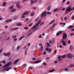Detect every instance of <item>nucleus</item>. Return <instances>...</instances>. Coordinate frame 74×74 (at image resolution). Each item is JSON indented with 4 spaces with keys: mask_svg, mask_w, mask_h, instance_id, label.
<instances>
[{
    "mask_svg": "<svg viewBox=\"0 0 74 74\" xmlns=\"http://www.w3.org/2000/svg\"><path fill=\"white\" fill-rule=\"evenodd\" d=\"M51 7L50 5L47 7V9L48 11H49V10H50V9H51Z\"/></svg>",
    "mask_w": 74,
    "mask_h": 74,
    "instance_id": "obj_21",
    "label": "nucleus"
},
{
    "mask_svg": "<svg viewBox=\"0 0 74 74\" xmlns=\"http://www.w3.org/2000/svg\"><path fill=\"white\" fill-rule=\"evenodd\" d=\"M26 66H27V65L26 64H24L22 66L23 67V68H25V67Z\"/></svg>",
    "mask_w": 74,
    "mask_h": 74,
    "instance_id": "obj_29",
    "label": "nucleus"
},
{
    "mask_svg": "<svg viewBox=\"0 0 74 74\" xmlns=\"http://www.w3.org/2000/svg\"><path fill=\"white\" fill-rule=\"evenodd\" d=\"M73 26L70 25V26H68V28L69 29H70V28H73Z\"/></svg>",
    "mask_w": 74,
    "mask_h": 74,
    "instance_id": "obj_28",
    "label": "nucleus"
},
{
    "mask_svg": "<svg viewBox=\"0 0 74 74\" xmlns=\"http://www.w3.org/2000/svg\"><path fill=\"white\" fill-rule=\"evenodd\" d=\"M47 47H50L51 46V45H50V44H49V43H48V42H47Z\"/></svg>",
    "mask_w": 74,
    "mask_h": 74,
    "instance_id": "obj_24",
    "label": "nucleus"
},
{
    "mask_svg": "<svg viewBox=\"0 0 74 74\" xmlns=\"http://www.w3.org/2000/svg\"><path fill=\"white\" fill-rule=\"evenodd\" d=\"M62 10L63 11H65V8H62Z\"/></svg>",
    "mask_w": 74,
    "mask_h": 74,
    "instance_id": "obj_60",
    "label": "nucleus"
},
{
    "mask_svg": "<svg viewBox=\"0 0 74 74\" xmlns=\"http://www.w3.org/2000/svg\"><path fill=\"white\" fill-rule=\"evenodd\" d=\"M57 11H58V8H56L55 9H54V10H53V11L54 12H56Z\"/></svg>",
    "mask_w": 74,
    "mask_h": 74,
    "instance_id": "obj_31",
    "label": "nucleus"
},
{
    "mask_svg": "<svg viewBox=\"0 0 74 74\" xmlns=\"http://www.w3.org/2000/svg\"><path fill=\"white\" fill-rule=\"evenodd\" d=\"M12 63L11 62H8V63L6 64L4 66V68H6V67H8V66H10L11 64Z\"/></svg>",
    "mask_w": 74,
    "mask_h": 74,
    "instance_id": "obj_3",
    "label": "nucleus"
},
{
    "mask_svg": "<svg viewBox=\"0 0 74 74\" xmlns=\"http://www.w3.org/2000/svg\"><path fill=\"white\" fill-rule=\"evenodd\" d=\"M30 45V43H29L28 44V47H29Z\"/></svg>",
    "mask_w": 74,
    "mask_h": 74,
    "instance_id": "obj_63",
    "label": "nucleus"
},
{
    "mask_svg": "<svg viewBox=\"0 0 74 74\" xmlns=\"http://www.w3.org/2000/svg\"><path fill=\"white\" fill-rule=\"evenodd\" d=\"M58 60L59 61H60V60H62V58H58Z\"/></svg>",
    "mask_w": 74,
    "mask_h": 74,
    "instance_id": "obj_62",
    "label": "nucleus"
},
{
    "mask_svg": "<svg viewBox=\"0 0 74 74\" xmlns=\"http://www.w3.org/2000/svg\"><path fill=\"white\" fill-rule=\"evenodd\" d=\"M3 6V7H5V5H6V2H5L3 3L2 4Z\"/></svg>",
    "mask_w": 74,
    "mask_h": 74,
    "instance_id": "obj_22",
    "label": "nucleus"
},
{
    "mask_svg": "<svg viewBox=\"0 0 74 74\" xmlns=\"http://www.w3.org/2000/svg\"><path fill=\"white\" fill-rule=\"evenodd\" d=\"M48 50H49V48H47L46 49V50L47 51H48Z\"/></svg>",
    "mask_w": 74,
    "mask_h": 74,
    "instance_id": "obj_53",
    "label": "nucleus"
},
{
    "mask_svg": "<svg viewBox=\"0 0 74 74\" xmlns=\"http://www.w3.org/2000/svg\"><path fill=\"white\" fill-rule=\"evenodd\" d=\"M43 55H46V51H44L43 53Z\"/></svg>",
    "mask_w": 74,
    "mask_h": 74,
    "instance_id": "obj_57",
    "label": "nucleus"
},
{
    "mask_svg": "<svg viewBox=\"0 0 74 74\" xmlns=\"http://www.w3.org/2000/svg\"><path fill=\"white\" fill-rule=\"evenodd\" d=\"M44 23V22H42L40 23V25H43Z\"/></svg>",
    "mask_w": 74,
    "mask_h": 74,
    "instance_id": "obj_55",
    "label": "nucleus"
},
{
    "mask_svg": "<svg viewBox=\"0 0 74 74\" xmlns=\"http://www.w3.org/2000/svg\"><path fill=\"white\" fill-rule=\"evenodd\" d=\"M58 59L59 58H61V56H60V55H59L58 57Z\"/></svg>",
    "mask_w": 74,
    "mask_h": 74,
    "instance_id": "obj_52",
    "label": "nucleus"
},
{
    "mask_svg": "<svg viewBox=\"0 0 74 74\" xmlns=\"http://www.w3.org/2000/svg\"><path fill=\"white\" fill-rule=\"evenodd\" d=\"M12 21V19H7L6 21V22H11Z\"/></svg>",
    "mask_w": 74,
    "mask_h": 74,
    "instance_id": "obj_10",
    "label": "nucleus"
},
{
    "mask_svg": "<svg viewBox=\"0 0 74 74\" xmlns=\"http://www.w3.org/2000/svg\"><path fill=\"white\" fill-rule=\"evenodd\" d=\"M15 11H16V9H15V8H14L13 10H11V12H15Z\"/></svg>",
    "mask_w": 74,
    "mask_h": 74,
    "instance_id": "obj_23",
    "label": "nucleus"
},
{
    "mask_svg": "<svg viewBox=\"0 0 74 74\" xmlns=\"http://www.w3.org/2000/svg\"><path fill=\"white\" fill-rule=\"evenodd\" d=\"M47 15V12H43L41 14L40 16L41 17H44Z\"/></svg>",
    "mask_w": 74,
    "mask_h": 74,
    "instance_id": "obj_2",
    "label": "nucleus"
},
{
    "mask_svg": "<svg viewBox=\"0 0 74 74\" xmlns=\"http://www.w3.org/2000/svg\"><path fill=\"white\" fill-rule=\"evenodd\" d=\"M69 49L71 51H73V46L72 45H71L70 46Z\"/></svg>",
    "mask_w": 74,
    "mask_h": 74,
    "instance_id": "obj_12",
    "label": "nucleus"
},
{
    "mask_svg": "<svg viewBox=\"0 0 74 74\" xmlns=\"http://www.w3.org/2000/svg\"><path fill=\"white\" fill-rule=\"evenodd\" d=\"M74 56L73 55L71 54H69L67 55V58H73Z\"/></svg>",
    "mask_w": 74,
    "mask_h": 74,
    "instance_id": "obj_4",
    "label": "nucleus"
},
{
    "mask_svg": "<svg viewBox=\"0 0 74 74\" xmlns=\"http://www.w3.org/2000/svg\"><path fill=\"white\" fill-rule=\"evenodd\" d=\"M10 37L9 36H8L7 38V40H8L10 39Z\"/></svg>",
    "mask_w": 74,
    "mask_h": 74,
    "instance_id": "obj_35",
    "label": "nucleus"
},
{
    "mask_svg": "<svg viewBox=\"0 0 74 74\" xmlns=\"http://www.w3.org/2000/svg\"><path fill=\"white\" fill-rule=\"evenodd\" d=\"M38 25H37L36 24L35 25L34 27H33L32 28V30H34V29H36V28H37V26H38Z\"/></svg>",
    "mask_w": 74,
    "mask_h": 74,
    "instance_id": "obj_11",
    "label": "nucleus"
},
{
    "mask_svg": "<svg viewBox=\"0 0 74 74\" xmlns=\"http://www.w3.org/2000/svg\"><path fill=\"white\" fill-rule=\"evenodd\" d=\"M17 38H14V41H16V40H17Z\"/></svg>",
    "mask_w": 74,
    "mask_h": 74,
    "instance_id": "obj_45",
    "label": "nucleus"
},
{
    "mask_svg": "<svg viewBox=\"0 0 74 74\" xmlns=\"http://www.w3.org/2000/svg\"><path fill=\"white\" fill-rule=\"evenodd\" d=\"M71 11H72V8L71 7H69L66 10L65 13V14H68L69 12H70Z\"/></svg>",
    "mask_w": 74,
    "mask_h": 74,
    "instance_id": "obj_1",
    "label": "nucleus"
},
{
    "mask_svg": "<svg viewBox=\"0 0 74 74\" xmlns=\"http://www.w3.org/2000/svg\"><path fill=\"white\" fill-rule=\"evenodd\" d=\"M22 25V24L21 23H17L16 24V26H21Z\"/></svg>",
    "mask_w": 74,
    "mask_h": 74,
    "instance_id": "obj_18",
    "label": "nucleus"
},
{
    "mask_svg": "<svg viewBox=\"0 0 74 74\" xmlns=\"http://www.w3.org/2000/svg\"><path fill=\"white\" fill-rule=\"evenodd\" d=\"M71 18L72 20H74V15H73L71 17Z\"/></svg>",
    "mask_w": 74,
    "mask_h": 74,
    "instance_id": "obj_32",
    "label": "nucleus"
},
{
    "mask_svg": "<svg viewBox=\"0 0 74 74\" xmlns=\"http://www.w3.org/2000/svg\"><path fill=\"white\" fill-rule=\"evenodd\" d=\"M49 57H47L45 59V60H49Z\"/></svg>",
    "mask_w": 74,
    "mask_h": 74,
    "instance_id": "obj_43",
    "label": "nucleus"
},
{
    "mask_svg": "<svg viewBox=\"0 0 74 74\" xmlns=\"http://www.w3.org/2000/svg\"><path fill=\"white\" fill-rule=\"evenodd\" d=\"M9 55H10V53L8 52L7 53V56H9Z\"/></svg>",
    "mask_w": 74,
    "mask_h": 74,
    "instance_id": "obj_40",
    "label": "nucleus"
},
{
    "mask_svg": "<svg viewBox=\"0 0 74 74\" xmlns=\"http://www.w3.org/2000/svg\"><path fill=\"white\" fill-rule=\"evenodd\" d=\"M13 19L14 20L16 19H17V17H16V16L14 17Z\"/></svg>",
    "mask_w": 74,
    "mask_h": 74,
    "instance_id": "obj_47",
    "label": "nucleus"
},
{
    "mask_svg": "<svg viewBox=\"0 0 74 74\" xmlns=\"http://www.w3.org/2000/svg\"><path fill=\"white\" fill-rule=\"evenodd\" d=\"M70 36H74V34L73 33H71L70 34Z\"/></svg>",
    "mask_w": 74,
    "mask_h": 74,
    "instance_id": "obj_59",
    "label": "nucleus"
},
{
    "mask_svg": "<svg viewBox=\"0 0 74 74\" xmlns=\"http://www.w3.org/2000/svg\"><path fill=\"white\" fill-rule=\"evenodd\" d=\"M34 15V14L33 13H32L31 14V16H33Z\"/></svg>",
    "mask_w": 74,
    "mask_h": 74,
    "instance_id": "obj_54",
    "label": "nucleus"
},
{
    "mask_svg": "<svg viewBox=\"0 0 74 74\" xmlns=\"http://www.w3.org/2000/svg\"><path fill=\"white\" fill-rule=\"evenodd\" d=\"M33 23H31V24H29V26H32V25H33Z\"/></svg>",
    "mask_w": 74,
    "mask_h": 74,
    "instance_id": "obj_48",
    "label": "nucleus"
},
{
    "mask_svg": "<svg viewBox=\"0 0 74 74\" xmlns=\"http://www.w3.org/2000/svg\"><path fill=\"white\" fill-rule=\"evenodd\" d=\"M73 66H74V65H73V64L71 65L70 66V67H73Z\"/></svg>",
    "mask_w": 74,
    "mask_h": 74,
    "instance_id": "obj_44",
    "label": "nucleus"
},
{
    "mask_svg": "<svg viewBox=\"0 0 74 74\" xmlns=\"http://www.w3.org/2000/svg\"><path fill=\"white\" fill-rule=\"evenodd\" d=\"M19 29L18 27H16V28H13L12 29V30H17V29Z\"/></svg>",
    "mask_w": 74,
    "mask_h": 74,
    "instance_id": "obj_26",
    "label": "nucleus"
},
{
    "mask_svg": "<svg viewBox=\"0 0 74 74\" xmlns=\"http://www.w3.org/2000/svg\"><path fill=\"white\" fill-rule=\"evenodd\" d=\"M29 13V11H27L26 12H24L23 13V15H27V14H28Z\"/></svg>",
    "mask_w": 74,
    "mask_h": 74,
    "instance_id": "obj_14",
    "label": "nucleus"
},
{
    "mask_svg": "<svg viewBox=\"0 0 74 74\" xmlns=\"http://www.w3.org/2000/svg\"><path fill=\"white\" fill-rule=\"evenodd\" d=\"M14 6L12 5L10 7V10H12V9L13 8H14Z\"/></svg>",
    "mask_w": 74,
    "mask_h": 74,
    "instance_id": "obj_30",
    "label": "nucleus"
},
{
    "mask_svg": "<svg viewBox=\"0 0 74 74\" xmlns=\"http://www.w3.org/2000/svg\"><path fill=\"white\" fill-rule=\"evenodd\" d=\"M7 27H8V26H7V25H6V26L5 27V29H7Z\"/></svg>",
    "mask_w": 74,
    "mask_h": 74,
    "instance_id": "obj_64",
    "label": "nucleus"
},
{
    "mask_svg": "<svg viewBox=\"0 0 74 74\" xmlns=\"http://www.w3.org/2000/svg\"><path fill=\"white\" fill-rule=\"evenodd\" d=\"M40 49H40L41 51H42V49H43V47H42V46H41Z\"/></svg>",
    "mask_w": 74,
    "mask_h": 74,
    "instance_id": "obj_41",
    "label": "nucleus"
},
{
    "mask_svg": "<svg viewBox=\"0 0 74 74\" xmlns=\"http://www.w3.org/2000/svg\"><path fill=\"white\" fill-rule=\"evenodd\" d=\"M11 69V67H10V68H8L7 69L6 68V69H3L1 70V71L5 70H6V71H8V70H10V69Z\"/></svg>",
    "mask_w": 74,
    "mask_h": 74,
    "instance_id": "obj_7",
    "label": "nucleus"
},
{
    "mask_svg": "<svg viewBox=\"0 0 74 74\" xmlns=\"http://www.w3.org/2000/svg\"><path fill=\"white\" fill-rule=\"evenodd\" d=\"M16 37H17L16 35V36H13L12 38H16Z\"/></svg>",
    "mask_w": 74,
    "mask_h": 74,
    "instance_id": "obj_50",
    "label": "nucleus"
},
{
    "mask_svg": "<svg viewBox=\"0 0 74 74\" xmlns=\"http://www.w3.org/2000/svg\"><path fill=\"white\" fill-rule=\"evenodd\" d=\"M2 62L3 64H5V63H6V62H5V61L4 60H3Z\"/></svg>",
    "mask_w": 74,
    "mask_h": 74,
    "instance_id": "obj_36",
    "label": "nucleus"
},
{
    "mask_svg": "<svg viewBox=\"0 0 74 74\" xmlns=\"http://www.w3.org/2000/svg\"><path fill=\"white\" fill-rule=\"evenodd\" d=\"M40 0H36L34 1H33V0H31V3H36L37 2V1H38Z\"/></svg>",
    "mask_w": 74,
    "mask_h": 74,
    "instance_id": "obj_9",
    "label": "nucleus"
},
{
    "mask_svg": "<svg viewBox=\"0 0 74 74\" xmlns=\"http://www.w3.org/2000/svg\"><path fill=\"white\" fill-rule=\"evenodd\" d=\"M62 32V31H60L58 32L56 34V36H59L61 33Z\"/></svg>",
    "mask_w": 74,
    "mask_h": 74,
    "instance_id": "obj_15",
    "label": "nucleus"
},
{
    "mask_svg": "<svg viewBox=\"0 0 74 74\" xmlns=\"http://www.w3.org/2000/svg\"><path fill=\"white\" fill-rule=\"evenodd\" d=\"M4 55L5 56H6L7 55V53H4Z\"/></svg>",
    "mask_w": 74,
    "mask_h": 74,
    "instance_id": "obj_56",
    "label": "nucleus"
},
{
    "mask_svg": "<svg viewBox=\"0 0 74 74\" xmlns=\"http://www.w3.org/2000/svg\"><path fill=\"white\" fill-rule=\"evenodd\" d=\"M51 14V12H48L47 13V15H49V14Z\"/></svg>",
    "mask_w": 74,
    "mask_h": 74,
    "instance_id": "obj_37",
    "label": "nucleus"
},
{
    "mask_svg": "<svg viewBox=\"0 0 74 74\" xmlns=\"http://www.w3.org/2000/svg\"><path fill=\"white\" fill-rule=\"evenodd\" d=\"M3 49H1L0 50V53H1V52H2V51H3Z\"/></svg>",
    "mask_w": 74,
    "mask_h": 74,
    "instance_id": "obj_61",
    "label": "nucleus"
},
{
    "mask_svg": "<svg viewBox=\"0 0 74 74\" xmlns=\"http://www.w3.org/2000/svg\"><path fill=\"white\" fill-rule=\"evenodd\" d=\"M61 42H62V45H64V47L66 46V43L64 41V40H63V39H62L61 40Z\"/></svg>",
    "mask_w": 74,
    "mask_h": 74,
    "instance_id": "obj_6",
    "label": "nucleus"
},
{
    "mask_svg": "<svg viewBox=\"0 0 74 74\" xmlns=\"http://www.w3.org/2000/svg\"><path fill=\"white\" fill-rule=\"evenodd\" d=\"M67 35L66 33H64L63 34L62 40H64L65 38H66Z\"/></svg>",
    "mask_w": 74,
    "mask_h": 74,
    "instance_id": "obj_5",
    "label": "nucleus"
},
{
    "mask_svg": "<svg viewBox=\"0 0 74 74\" xmlns=\"http://www.w3.org/2000/svg\"><path fill=\"white\" fill-rule=\"evenodd\" d=\"M70 3L69 1L67 2L66 3V4H67V5H69L70 4Z\"/></svg>",
    "mask_w": 74,
    "mask_h": 74,
    "instance_id": "obj_38",
    "label": "nucleus"
},
{
    "mask_svg": "<svg viewBox=\"0 0 74 74\" xmlns=\"http://www.w3.org/2000/svg\"><path fill=\"white\" fill-rule=\"evenodd\" d=\"M41 37H42V35H41V34H40L38 36V38H41Z\"/></svg>",
    "mask_w": 74,
    "mask_h": 74,
    "instance_id": "obj_39",
    "label": "nucleus"
},
{
    "mask_svg": "<svg viewBox=\"0 0 74 74\" xmlns=\"http://www.w3.org/2000/svg\"><path fill=\"white\" fill-rule=\"evenodd\" d=\"M55 71V69H53L49 71V73H52V72H53V71Z\"/></svg>",
    "mask_w": 74,
    "mask_h": 74,
    "instance_id": "obj_25",
    "label": "nucleus"
},
{
    "mask_svg": "<svg viewBox=\"0 0 74 74\" xmlns=\"http://www.w3.org/2000/svg\"><path fill=\"white\" fill-rule=\"evenodd\" d=\"M21 47L20 46H17V49H16L17 51H18L21 48Z\"/></svg>",
    "mask_w": 74,
    "mask_h": 74,
    "instance_id": "obj_20",
    "label": "nucleus"
},
{
    "mask_svg": "<svg viewBox=\"0 0 74 74\" xmlns=\"http://www.w3.org/2000/svg\"><path fill=\"white\" fill-rule=\"evenodd\" d=\"M55 22V20L53 19L52 21H51L50 23H49V25L51 24H52V23H54Z\"/></svg>",
    "mask_w": 74,
    "mask_h": 74,
    "instance_id": "obj_17",
    "label": "nucleus"
},
{
    "mask_svg": "<svg viewBox=\"0 0 74 74\" xmlns=\"http://www.w3.org/2000/svg\"><path fill=\"white\" fill-rule=\"evenodd\" d=\"M42 61V60H39L38 61H35L34 63H35V64H36V63H40V62H41Z\"/></svg>",
    "mask_w": 74,
    "mask_h": 74,
    "instance_id": "obj_13",
    "label": "nucleus"
},
{
    "mask_svg": "<svg viewBox=\"0 0 74 74\" xmlns=\"http://www.w3.org/2000/svg\"><path fill=\"white\" fill-rule=\"evenodd\" d=\"M24 29L25 30H27V29H29V28L28 27H24Z\"/></svg>",
    "mask_w": 74,
    "mask_h": 74,
    "instance_id": "obj_49",
    "label": "nucleus"
},
{
    "mask_svg": "<svg viewBox=\"0 0 74 74\" xmlns=\"http://www.w3.org/2000/svg\"><path fill=\"white\" fill-rule=\"evenodd\" d=\"M41 20H40L38 21V23L36 24L38 26V25H40V23H41Z\"/></svg>",
    "mask_w": 74,
    "mask_h": 74,
    "instance_id": "obj_16",
    "label": "nucleus"
},
{
    "mask_svg": "<svg viewBox=\"0 0 74 74\" xmlns=\"http://www.w3.org/2000/svg\"><path fill=\"white\" fill-rule=\"evenodd\" d=\"M18 61H19V59H18L16 60L14 63V64L15 65V64H17V63L18 62Z\"/></svg>",
    "mask_w": 74,
    "mask_h": 74,
    "instance_id": "obj_8",
    "label": "nucleus"
},
{
    "mask_svg": "<svg viewBox=\"0 0 74 74\" xmlns=\"http://www.w3.org/2000/svg\"><path fill=\"white\" fill-rule=\"evenodd\" d=\"M24 14L23 15V14H22V15H21V18H25V16H24Z\"/></svg>",
    "mask_w": 74,
    "mask_h": 74,
    "instance_id": "obj_34",
    "label": "nucleus"
},
{
    "mask_svg": "<svg viewBox=\"0 0 74 74\" xmlns=\"http://www.w3.org/2000/svg\"><path fill=\"white\" fill-rule=\"evenodd\" d=\"M33 33L32 32H31L28 35V36H30L31 34H32Z\"/></svg>",
    "mask_w": 74,
    "mask_h": 74,
    "instance_id": "obj_42",
    "label": "nucleus"
},
{
    "mask_svg": "<svg viewBox=\"0 0 74 74\" xmlns=\"http://www.w3.org/2000/svg\"><path fill=\"white\" fill-rule=\"evenodd\" d=\"M68 43L69 44H70V40H69L68 41Z\"/></svg>",
    "mask_w": 74,
    "mask_h": 74,
    "instance_id": "obj_58",
    "label": "nucleus"
},
{
    "mask_svg": "<svg viewBox=\"0 0 74 74\" xmlns=\"http://www.w3.org/2000/svg\"><path fill=\"white\" fill-rule=\"evenodd\" d=\"M51 51H52V49H49V52H51Z\"/></svg>",
    "mask_w": 74,
    "mask_h": 74,
    "instance_id": "obj_46",
    "label": "nucleus"
},
{
    "mask_svg": "<svg viewBox=\"0 0 74 74\" xmlns=\"http://www.w3.org/2000/svg\"><path fill=\"white\" fill-rule=\"evenodd\" d=\"M16 5H17V8H19V9L21 8V6L18 5L17 4Z\"/></svg>",
    "mask_w": 74,
    "mask_h": 74,
    "instance_id": "obj_27",
    "label": "nucleus"
},
{
    "mask_svg": "<svg viewBox=\"0 0 74 74\" xmlns=\"http://www.w3.org/2000/svg\"><path fill=\"white\" fill-rule=\"evenodd\" d=\"M25 37L24 36H23L22 37H20L19 38V40H22V38H23V37Z\"/></svg>",
    "mask_w": 74,
    "mask_h": 74,
    "instance_id": "obj_33",
    "label": "nucleus"
},
{
    "mask_svg": "<svg viewBox=\"0 0 74 74\" xmlns=\"http://www.w3.org/2000/svg\"><path fill=\"white\" fill-rule=\"evenodd\" d=\"M43 65H44L45 66L47 65V64L46 63H43Z\"/></svg>",
    "mask_w": 74,
    "mask_h": 74,
    "instance_id": "obj_51",
    "label": "nucleus"
},
{
    "mask_svg": "<svg viewBox=\"0 0 74 74\" xmlns=\"http://www.w3.org/2000/svg\"><path fill=\"white\" fill-rule=\"evenodd\" d=\"M66 55L64 54L63 55H62L61 56V58H66Z\"/></svg>",
    "mask_w": 74,
    "mask_h": 74,
    "instance_id": "obj_19",
    "label": "nucleus"
}]
</instances>
